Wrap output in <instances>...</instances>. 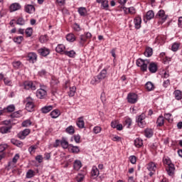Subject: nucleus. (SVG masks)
<instances>
[{
    "label": "nucleus",
    "mask_w": 182,
    "mask_h": 182,
    "mask_svg": "<svg viewBox=\"0 0 182 182\" xmlns=\"http://www.w3.org/2000/svg\"><path fill=\"white\" fill-rule=\"evenodd\" d=\"M149 63H150V60H143L141 58L136 60V65L139 66V68H141L142 72H146V70H147V65Z\"/></svg>",
    "instance_id": "obj_1"
},
{
    "label": "nucleus",
    "mask_w": 182,
    "mask_h": 182,
    "mask_svg": "<svg viewBox=\"0 0 182 182\" xmlns=\"http://www.w3.org/2000/svg\"><path fill=\"white\" fill-rule=\"evenodd\" d=\"M26 110L27 112H33L35 110V104L33 103V99L31 97H26Z\"/></svg>",
    "instance_id": "obj_2"
},
{
    "label": "nucleus",
    "mask_w": 182,
    "mask_h": 182,
    "mask_svg": "<svg viewBox=\"0 0 182 182\" xmlns=\"http://www.w3.org/2000/svg\"><path fill=\"white\" fill-rule=\"evenodd\" d=\"M146 114H141L137 117H136V122L139 127L143 129L144 126H146Z\"/></svg>",
    "instance_id": "obj_3"
},
{
    "label": "nucleus",
    "mask_w": 182,
    "mask_h": 182,
    "mask_svg": "<svg viewBox=\"0 0 182 182\" xmlns=\"http://www.w3.org/2000/svg\"><path fill=\"white\" fill-rule=\"evenodd\" d=\"M24 89L26 90H36V85L32 81H26L23 83Z\"/></svg>",
    "instance_id": "obj_4"
},
{
    "label": "nucleus",
    "mask_w": 182,
    "mask_h": 182,
    "mask_svg": "<svg viewBox=\"0 0 182 182\" xmlns=\"http://www.w3.org/2000/svg\"><path fill=\"white\" fill-rule=\"evenodd\" d=\"M27 60L29 61V63H35V62L38 60V55L33 52L28 53L27 55Z\"/></svg>",
    "instance_id": "obj_5"
},
{
    "label": "nucleus",
    "mask_w": 182,
    "mask_h": 182,
    "mask_svg": "<svg viewBox=\"0 0 182 182\" xmlns=\"http://www.w3.org/2000/svg\"><path fill=\"white\" fill-rule=\"evenodd\" d=\"M127 100L129 103L132 105H134V103L137 102V95L135 93H130L127 96Z\"/></svg>",
    "instance_id": "obj_6"
},
{
    "label": "nucleus",
    "mask_w": 182,
    "mask_h": 182,
    "mask_svg": "<svg viewBox=\"0 0 182 182\" xmlns=\"http://www.w3.org/2000/svg\"><path fill=\"white\" fill-rule=\"evenodd\" d=\"M18 160H19V154H16L14 156L12 161H10L8 163L7 170H11V168H14V164H16Z\"/></svg>",
    "instance_id": "obj_7"
},
{
    "label": "nucleus",
    "mask_w": 182,
    "mask_h": 182,
    "mask_svg": "<svg viewBox=\"0 0 182 182\" xmlns=\"http://www.w3.org/2000/svg\"><path fill=\"white\" fill-rule=\"evenodd\" d=\"M97 4H101L102 9L107 11L109 9V1L107 0H96Z\"/></svg>",
    "instance_id": "obj_8"
},
{
    "label": "nucleus",
    "mask_w": 182,
    "mask_h": 182,
    "mask_svg": "<svg viewBox=\"0 0 182 182\" xmlns=\"http://www.w3.org/2000/svg\"><path fill=\"white\" fill-rule=\"evenodd\" d=\"M46 90L41 88L36 91V96L38 99H45L46 97Z\"/></svg>",
    "instance_id": "obj_9"
},
{
    "label": "nucleus",
    "mask_w": 182,
    "mask_h": 182,
    "mask_svg": "<svg viewBox=\"0 0 182 182\" xmlns=\"http://www.w3.org/2000/svg\"><path fill=\"white\" fill-rule=\"evenodd\" d=\"M156 18H159L161 19L162 22H166L167 20V16L164 10H160L156 15Z\"/></svg>",
    "instance_id": "obj_10"
},
{
    "label": "nucleus",
    "mask_w": 182,
    "mask_h": 182,
    "mask_svg": "<svg viewBox=\"0 0 182 182\" xmlns=\"http://www.w3.org/2000/svg\"><path fill=\"white\" fill-rule=\"evenodd\" d=\"M21 6L19 3H13L10 5L9 10L10 12H15L16 11H19L21 9Z\"/></svg>",
    "instance_id": "obj_11"
},
{
    "label": "nucleus",
    "mask_w": 182,
    "mask_h": 182,
    "mask_svg": "<svg viewBox=\"0 0 182 182\" xmlns=\"http://www.w3.org/2000/svg\"><path fill=\"white\" fill-rule=\"evenodd\" d=\"M97 79H99L101 82L104 79H106L107 77V69H103L99 75H97Z\"/></svg>",
    "instance_id": "obj_12"
},
{
    "label": "nucleus",
    "mask_w": 182,
    "mask_h": 182,
    "mask_svg": "<svg viewBox=\"0 0 182 182\" xmlns=\"http://www.w3.org/2000/svg\"><path fill=\"white\" fill-rule=\"evenodd\" d=\"M38 52L41 56H48V55L50 53V50H49V48L45 47L38 49Z\"/></svg>",
    "instance_id": "obj_13"
},
{
    "label": "nucleus",
    "mask_w": 182,
    "mask_h": 182,
    "mask_svg": "<svg viewBox=\"0 0 182 182\" xmlns=\"http://www.w3.org/2000/svg\"><path fill=\"white\" fill-rule=\"evenodd\" d=\"M135 29H140L141 28V17H136L134 19Z\"/></svg>",
    "instance_id": "obj_14"
},
{
    "label": "nucleus",
    "mask_w": 182,
    "mask_h": 182,
    "mask_svg": "<svg viewBox=\"0 0 182 182\" xmlns=\"http://www.w3.org/2000/svg\"><path fill=\"white\" fill-rule=\"evenodd\" d=\"M29 133H31V129H26L23 131H22L21 132H20L18 134V136L19 139H21V140H23V139H25V137L26 136H28L29 134Z\"/></svg>",
    "instance_id": "obj_15"
},
{
    "label": "nucleus",
    "mask_w": 182,
    "mask_h": 182,
    "mask_svg": "<svg viewBox=\"0 0 182 182\" xmlns=\"http://www.w3.org/2000/svg\"><path fill=\"white\" fill-rule=\"evenodd\" d=\"M12 126H3L0 128V132L2 134H6V133H11Z\"/></svg>",
    "instance_id": "obj_16"
},
{
    "label": "nucleus",
    "mask_w": 182,
    "mask_h": 182,
    "mask_svg": "<svg viewBox=\"0 0 182 182\" xmlns=\"http://www.w3.org/2000/svg\"><path fill=\"white\" fill-rule=\"evenodd\" d=\"M175 170L176 168L174 167V164H171L166 168V171L168 176H174Z\"/></svg>",
    "instance_id": "obj_17"
},
{
    "label": "nucleus",
    "mask_w": 182,
    "mask_h": 182,
    "mask_svg": "<svg viewBox=\"0 0 182 182\" xmlns=\"http://www.w3.org/2000/svg\"><path fill=\"white\" fill-rule=\"evenodd\" d=\"M157 64L155 63H151L149 66V70L151 73H156L157 72Z\"/></svg>",
    "instance_id": "obj_18"
},
{
    "label": "nucleus",
    "mask_w": 182,
    "mask_h": 182,
    "mask_svg": "<svg viewBox=\"0 0 182 182\" xmlns=\"http://www.w3.org/2000/svg\"><path fill=\"white\" fill-rule=\"evenodd\" d=\"M76 124L79 129H85V121L83 120V117H79Z\"/></svg>",
    "instance_id": "obj_19"
},
{
    "label": "nucleus",
    "mask_w": 182,
    "mask_h": 182,
    "mask_svg": "<svg viewBox=\"0 0 182 182\" xmlns=\"http://www.w3.org/2000/svg\"><path fill=\"white\" fill-rule=\"evenodd\" d=\"M25 11L27 14H33V12H35V6L31 4L26 5L25 6Z\"/></svg>",
    "instance_id": "obj_20"
},
{
    "label": "nucleus",
    "mask_w": 182,
    "mask_h": 182,
    "mask_svg": "<svg viewBox=\"0 0 182 182\" xmlns=\"http://www.w3.org/2000/svg\"><path fill=\"white\" fill-rule=\"evenodd\" d=\"M147 170L149 171H156L157 170V166L154 162H150L147 164Z\"/></svg>",
    "instance_id": "obj_21"
},
{
    "label": "nucleus",
    "mask_w": 182,
    "mask_h": 182,
    "mask_svg": "<svg viewBox=\"0 0 182 182\" xmlns=\"http://www.w3.org/2000/svg\"><path fill=\"white\" fill-rule=\"evenodd\" d=\"M73 167L74 170H76L77 171L80 170V168H82V161H80V160H75L74 161Z\"/></svg>",
    "instance_id": "obj_22"
},
{
    "label": "nucleus",
    "mask_w": 182,
    "mask_h": 182,
    "mask_svg": "<svg viewBox=\"0 0 182 182\" xmlns=\"http://www.w3.org/2000/svg\"><path fill=\"white\" fill-rule=\"evenodd\" d=\"M50 115L52 119H58V117L60 116V111L59 109H54L50 113Z\"/></svg>",
    "instance_id": "obj_23"
},
{
    "label": "nucleus",
    "mask_w": 182,
    "mask_h": 182,
    "mask_svg": "<svg viewBox=\"0 0 182 182\" xmlns=\"http://www.w3.org/2000/svg\"><path fill=\"white\" fill-rule=\"evenodd\" d=\"M65 47L63 46V44H59L58 46L55 48V51L58 53H64L65 54Z\"/></svg>",
    "instance_id": "obj_24"
},
{
    "label": "nucleus",
    "mask_w": 182,
    "mask_h": 182,
    "mask_svg": "<svg viewBox=\"0 0 182 182\" xmlns=\"http://www.w3.org/2000/svg\"><path fill=\"white\" fill-rule=\"evenodd\" d=\"M4 112H5V113H12V112H15V105H9L7 107L4 108Z\"/></svg>",
    "instance_id": "obj_25"
},
{
    "label": "nucleus",
    "mask_w": 182,
    "mask_h": 182,
    "mask_svg": "<svg viewBox=\"0 0 182 182\" xmlns=\"http://www.w3.org/2000/svg\"><path fill=\"white\" fill-rule=\"evenodd\" d=\"M53 106L52 105L45 106L41 108V112L44 114L49 113V112L53 110Z\"/></svg>",
    "instance_id": "obj_26"
},
{
    "label": "nucleus",
    "mask_w": 182,
    "mask_h": 182,
    "mask_svg": "<svg viewBox=\"0 0 182 182\" xmlns=\"http://www.w3.org/2000/svg\"><path fill=\"white\" fill-rule=\"evenodd\" d=\"M144 136H146L148 139L150 137H153V129L150 128H147L144 130Z\"/></svg>",
    "instance_id": "obj_27"
},
{
    "label": "nucleus",
    "mask_w": 182,
    "mask_h": 182,
    "mask_svg": "<svg viewBox=\"0 0 182 182\" xmlns=\"http://www.w3.org/2000/svg\"><path fill=\"white\" fill-rule=\"evenodd\" d=\"M77 12L80 15V16H86V14H87V10L85 7H80L77 9Z\"/></svg>",
    "instance_id": "obj_28"
},
{
    "label": "nucleus",
    "mask_w": 182,
    "mask_h": 182,
    "mask_svg": "<svg viewBox=\"0 0 182 182\" xmlns=\"http://www.w3.org/2000/svg\"><path fill=\"white\" fill-rule=\"evenodd\" d=\"M145 87L148 92H151V90H154V84L151 82H147L145 85Z\"/></svg>",
    "instance_id": "obj_29"
},
{
    "label": "nucleus",
    "mask_w": 182,
    "mask_h": 182,
    "mask_svg": "<svg viewBox=\"0 0 182 182\" xmlns=\"http://www.w3.org/2000/svg\"><path fill=\"white\" fill-rule=\"evenodd\" d=\"M156 124L159 127H161V126L164 124V117H163V115H161L158 117L156 120Z\"/></svg>",
    "instance_id": "obj_30"
},
{
    "label": "nucleus",
    "mask_w": 182,
    "mask_h": 182,
    "mask_svg": "<svg viewBox=\"0 0 182 182\" xmlns=\"http://www.w3.org/2000/svg\"><path fill=\"white\" fill-rule=\"evenodd\" d=\"M11 143H12V144H14V146H17V147H22V146H23L22 141L15 139H11Z\"/></svg>",
    "instance_id": "obj_31"
},
{
    "label": "nucleus",
    "mask_w": 182,
    "mask_h": 182,
    "mask_svg": "<svg viewBox=\"0 0 182 182\" xmlns=\"http://www.w3.org/2000/svg\"><path fill=\"white\" fill-rule=\"evenodd\" d=\"M60 144L63 149H68V147H70V144H69V142L66 140V139L63 138L60 141Z\"/></svg>",
    "instance_id": "obj_32"
},
{
    "label": "nucleus",
    "mask_w": 182,
    "mask_h": 182,
    "mask_svg": "<svg viewBox=\"0 0 182 182\" xmlns=\"http://www.w3.org/2000/svg\"><path fill=\"white\" fill-rule=\"evenodd\" d=\"M64 55H65V56H68V58H75V56H76V52L73 50L70 51L65 50L64 51Z\"/></svg>",
    "instance_id": "obj_33"
},
{
    "label": "nucleus",
    "mask_w": 182,
    "mask_h": 182,
    "mask_svg": "<svg viewBox=\"0 0 182 182\" xmlns=\"http://www.w3.org/2000/svg\"><path fill=\"white\" fill-rule=\"evenodd\" d=\"M173 95L176 100H182V94L181 92L178 90H176L173 92Z\"/></svg>",
    "instance_id": "obj_34"
},
{
    "label": "nucleus",
    "mask_w": 182,
    "mask_h": 182,
    "mask_svg": "<svg viewBox=\"0 0 182 182\" xmlns=\"http://www.w3.org/2000/svg\"><path fill=\"white\" fill-rule=\"evenodd\" d=\"M153 55V48L148 47L146 48V50L144 52V55L146 56V58H150Z\"/></svg>",
    "instance_id": "obj_35"
},
{
    "label": "nucleus",
    "mask_w": 182,
    "mask_h": 182,
    "mask_svg": "<svg viewBox=\"0 0 182 182\" xmlns=\"http://www.w3.org/2000/svg\"><path fill=\"white\" fill-rule=\"evenodd\" d=\"M65 132L66 133H68V134H75V127L70 125L69 127H68L66 129H65Z\"/></svg>",
    "instance_id": "obj_36"
},
{
    "label": "nucleus",
    "mask_w": 182,
    "mask_h": 182,
    "mask_svg": "<svg viewBox=\"0 0 182 182\" xmlns=\"http://www.w3.org/2000/svg\"><path fill=\"white\" fill-rule=\"evenodd\" d=\"M66 39L68 42H75L76 41V38L75 37V34L69 33L66 36Z\"/></svg>",
    "instance_id": "obj_37"
},
{
    "label": "nucleus",
    "mask_w": 182,
    "mask_h": 182,
    "mask_svg": "<svg viewBox=\"0 0 182 182\" xmlns=\"http://www.w3.org/2000/svg\"><path fill=\"white\" fill-rule=\"evenodd\" d=\"M70 147L71 148L72 153H75V154H77V153L80 152V149H79V146H73V144H70Z\"/></svg>",
    "instance_id": "obj_38"
},
{
    "label": "nucleus",
    "mask_w": 182,
    "mask_h": 182,
    "mask_svg": "<svg viewBox=\"0 0 182 182\" xmlns=\"http://www.w3.org/2000/svg\"><path fill=\"white\" fill-rule=\"evenodd\" d=\"M146 18L147 21H150L154 18V12L153 11H149L146 14Z\"/></svg>",
    "instance_id": "obj_39"
},
{
    "label": "nucleus",
    "mask_w": 182,
    "mask_h": 182,
    "mask_svg": "<svg viewBox=\"0 0 182 182\" xmlns=\"http://www.w3.org/2000/svg\"><path fill=\"white\" fill-rule=\"evenodd\" d=\"M75 93H76V87L73 86L70 87V91L68 92V96L70 97H73Z\"/></svg>",
    "instance_id": "obj_40"
},
{
    "label": "nucleus",
    "mask_w": 182,
    "mask_h": 182,
    "mask_svg": "<svg viewBox=\"0 0 182 182\" xmlns=\"http://www.w3.org/2000/svg\"><path fill=\"white\" fill-rule=\"evenodd\" d=\"M134 145L138 148L141 147L143 146V140L140 138H136L134 140Z\"/></svg>",
    "instance_id": "obj_41"
},
{
    "label": "nucleus",
    "mask_w": 182,
    "mask_h": 182,
    "mask_svg": "<svg viewBox=\"0 0 182 182\" xmlns=\"http://www.w3.org/2000/svg\"><path fill=\"white\" fill-rule=\"evenodd\" d=\"M35 176V171L32 169H29L27 172H26V178H32V177Z\"/></svg>",
    "instance_id": "obj_42"
},
{
    "label": "nucleus",
    "mask_w": 182,
    "mask_h": 182,
    "mask_svg": "<svg viewBox=\"0 0 182 182\" xmlns=\"http://www.w3.org/2000/svg\"><path fill=\"white\" fill-rule=\"evenodd\" d=\"M91 175L92 177H97L99 176V169H97L95 166L92 167Z\"/></svg>",
    "instance_id": "obj_43"
},
{
    "label": "nucleus",
    "mask_w": 182,
    "mask_h": 182,
    "mask_svg": "<svg viewBox=\"0 0 182 182\" xmlns=\"http://www.w3.org/2000/svg\"><path fill=\"white\" fill-rule=\"evenodd\" d=\"M26 35L28 36V38H31L32 36V33H33V29L32 28H27L25 31Z\"/></svg>",
    "instance_id": "obj_44"
},
{
    "label": "nucleus",
    "mask_w": 182,
    "mask_h": 182,
    "mask_svg": "<svg viewBox=\"0 0 182 182\" xmlns=\"http://www.w3.org/2000/svg\"><path fill=\"white\" fill-rule=\"evenodd\" d=\"M73 139L75 140V143H80V135L75 134L73 137H71V141H73Z\"/></svg>",
    "instance_id": "obj_45"
},
{
    "label": "nucleus",
    "mask_w": 182,
    "mask_h": 182,
    "mask_svg": "<svg viewBox=\"0 0 182 182\" xmlns=\"http://www.w3.org/2000/svg\"><path fill=\"white\" fill-rule=\"evenodd\" d=\"M16 25H20V26H23L25 25V20L23 18L20 17L16 21Z\"/></svg>",
    "instance_id": "obj_46"
},
{
    "label": "nucleus",
    "mask_w": 182,
    "mask_h": 182,
    "mask_svg": "<svg viewBox=\"0 0 182 182\" xmlns=\"http://www.w3.org/2000/svg\"><path fill=\"white\" fill-rule=\"evenodd\" d=\"M77 182H82L85 180V175L82 173H78L77 177L75 178Z\"/></svg>",
    "instance_id": "obj_47"
},
{
    "label": "nucleus",
    "mask_w": 182,
    "mask_h": 182,
    "mask_svg": "<svg viewBox=\"0 0 182 182\" xmlns=\"http://www.w3.org/2000/svg\"><path fill=\"white\" fill-rule=\"evenodd\" d=\"M178 48H180V44L178 43H174L172 45L171 49L173 52H177V50H178Z\"/></svg>",
    "instance_id": "obj_48"
},
{
    "label": "nucleus",
    "mask_w": 182,
    "mask_h": 182,
    "mask_svg": "<svg viewBox=\"0 0 182 182\" xmlns=\"http://www.w3.org/2000/svg\"><path fill=\"white\" fill-rule=\"evenodd\" d=\"M14 41L16 43H22V41H23V36H17L14 38Z\"/></svg>",
    "instance_id": "obj_49"
},
{
    "label": "nucleus",
    "mask_w": 182,
    "mask_h": 182,
    "mask_svg": "<svg viewBox=\"0 0 182 182\" xmlns=\"http://www.w3.org/2000/svg\"><path fill=\"white\" fill-rule=\"evenodd\" d=\"M132 119L131 118H127L125 119L124 121V124L125 126H127V129H129L130 127V126H132Z\"/></svg>",
    "instance_id": "obj_50"
},
{
    "label": "nucleus",
    "mask_w": 182,
    "mask_h": 182,
    "mask_svg": "<svg viewBox=\"0 0 182 182\" xmlns=\"http://www.w3.org/2000/svg\"><path fill=\"white\" fill-rule=\"evenodd\" d=\"M87 41V38L85 37V34L80 36V44L81 46H83V44L85 43V42H86Z\"/></svg>",
    "instance_id": "obj_51"
},
{
    "label": "nucleus",
    "mask_w": 182,
    "mask_h": 182,
    "mask_svg": "<svg viewBox=\"0 0 182 182\" xmlns=\"http://www.w3.org/2000/svg\"><path fill=\"white\" fill-rule=\"evenodd\" d=\"M129 161H130V163H132V164H136V163L137 161V158L134 155L130 156Z\"/></svg>",
    "instance_id": "obj_52"
},
{
    "label": "nucleus",
    "mask_w": 182,
    "mask_h": 182,
    "mask_svg": "<svg viewBox=\"0 0 182 182\" xmlns=\"http://www.w3.org/2000/svg\"><path fill=\"white\" fill-rule=\"evenodd\" d=\"M100 80L96 76L91 80L90 83L91 85H97V83H100Z\"/></svg>",
    "instance_id": "obj_53"
},
{
    "label": "nucleus",
    "mask_w": 182,
    "mask_h": 182,
    "mask_svg": "<svg viewBox=\"0 0 182 182\" xmlns=\"http://www.w3.org/2000/svg\"><path fill=\"white\" fill-rule=\"evenodd\" d=\"M31 124H32V122L29 119H27L22 122L23 127H28V126H31Z\"/></svg>",
    "instance_id": "obj_54"
},
{
    "label": "nucleus",
    "mask_w": 182,
    "mask_h": 182,
    "mask_svg": "<svg viewBox=\"0 0 182 182\" xmlns=\"http://www.w3.org/2000/svg\"><path fill=\"white\" fill-rule=\"evenodd\" d=\"M100 132H102V127H95L93 128V132L95 133V134H99V133H100Z\"/></svg>",
    "instance_id": "obj_55"
},
{
    "label": "nucleus",
    "mask_w": 182,
    "mask_h": 182,
    "mask_svg": "<svg viewBox=\"0 0 182 182\" xmlns=\"http://www.w3.org/2000/svg\"><path fill=\"white\" fill-rule=\"evenodd\" d=\"M4 82L6 86H12V81L8 78H4Z\"/></svg>",
    "instance_id": "obj_56"
},
{
    "label": "nucleus",
    "mask_w": 182,
    "mask_h": 182,
    "mask_svg": "<svg viewBox=\"0 0 182 182\" xmlns=\"http://www.w3.org/2000/svg\"><path fill=\"white\" fill-rule=\"evenodd\" d=\"M36 160L38 163H42L43 161V156L42 155H38L36 156Z\"/></svg>",
    "instance_id": "obj_57"
},
{
    "label": "nucleus",
    "mask_w": 182,
    "mask_h": 182,
    "mask_svg": "<svg viewBox=\"0 0 182 182\" xmlns=\"http://www.w3.org/2000/svg\"><path fill=\"white\" fill-rule=\"evenodd\" d=\"M163 86L164 87H168V86H170V80H164L163 83Z\"/></svg>",
    "instance_id": "obj_58"
},
{
    "label": "nucleus",
    "mask_w": 182,
    "mask_h": 182,
    "mask_svg": "<svg viewBox=\"0 0 182 182\" xmlns=\"http://www.w3.org/2000/svg\"><path fill=\"white\" fill-rule=\"evenodd\" d=\"M21 61H15L13 63L14 67L16 68H19L21 66Z\"/></svg>",
    "instance_id": "obj_59"
},
{
    "label": "nucleus",
    "mask_w": 182,
    "mask_h": 182,
    "mask_svg": "<svg viewBox=\"0 0 182 182\" xmlns=\"http://www.w3.org/2000/svg\"><path fill=\"white\" fill-rule=\"evenodd\" d=\"M35 150H36V146H31L28 148V151L31 154L32 152L35 153Z\"/></svg>",
    "instance_id": "obj_60"
},
{
    "label": "nucleus",
    "mask_w": 182,
    "mask_h": 182,
    "mask_svg": "<svg viewBox=\"0 0 182 182\" xmlns=\"http://www.w3.org/2000/svg\"><path fill=\"white\" fill-rule=\"evenodd\" d=\"M73 29L74 31L79 32V31H80V26H79L77 23H75L73 26Z\"/></svg>",
    "instance_id": "obj_61"
},
{
    "label": "nucleus",
    "mask_w": 182,
    "mask_h": 182,
    "mask_svg": "<svg viewBox=\"0 0 182 182\" xmlns=\"http://www.w3.org/2000/svg\"><path fill=\"white\" fill-rule=\"evenodd\" d=\"M11 119H15V117H19V112H15L11 115Z\"/></svg>",
    "instance_id": "obj_62"
},
{
    "label": "nucleus",
    "mask_w": 182,
    "mask_h": 182,
    "mask_svg": "<svg viewBox=\"0 0 182 182\" xmlns=\"http://www.w3.org/2000/svg\"><path fill=\"white\" fill-rule=\"evenodd\" d=\"M164 163L165 164H167L168 166H170V165H171V164H171V161L170 160V159H165L164 160Z\"/></svg>",
    "instance_id": "obj_63"
},
{
    "label": "nucleus",
    "mask_w": 182,
    "mask_h": 182,
    "mask_svg": "<svg viewBox=\"0 0 182 182\" xmlns=\"http://www.w3.org/2000/svg\"><path fill=\"white\" fill-rule=\"evenodd\" d=\"M44 159L46 160H50V153L46 152L44 154Z\"/></svg>",
    "instance_id": "obj_64"
}]
</instances>
